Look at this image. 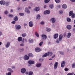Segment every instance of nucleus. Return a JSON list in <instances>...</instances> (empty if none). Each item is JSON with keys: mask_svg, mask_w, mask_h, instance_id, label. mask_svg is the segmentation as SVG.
<instances>
[{"mask_svg": "<svg viewBox=\"0 0 75 75\" xmlns=\"http://www.w3.org/2000/svg\"><path fill=\"white\" fill-rule=\"evenodd\" d=\"M63 37V35H60L59 36V39H58L56 41L57 43H59L60 41H62V38Z\"/></svg>", "mask_w": 75, "mask_h": 75, "instance_id": "obj_1", "label": "nucleus"}, {"mask_svg": "<svg viewBox=\"0 0 75 75\" xmlns=\"http://www.w3.org/2000/svg\"><path fill=\"white\" fill-rule=\"evenodd\" d=\"M35 50L36 52H40L41 51V50L40 48L36 47L35 49Z\"/></svg>", "mask_w": 75, "mask_h": 75, "instance_id": "obj_2", "label": "nucleus"}, {"mask_svg": "<svg viewBox=\"0 0 75 75\" xmlns=\"http://www.w3.org/2000/svg\"><path fill=\"white\" fill-rule=\"evenodd\" d=\"M58 62H56L54 65V69H56L58 68Z\"/></svg>", "mask_w": 75, "mask_h": 75, "instance_id": "obj_3", "label": "nucleus"}, {"mask_svg": "<svg viewBox=\"0 0 75 75\" xmlns=\"http://www.w3.org/2000/svg\"><path fill=\"white\" fill-rule=\"evenodd\" d=\"M65 63H66V62L65 61H63L62 62L61 64V67H62V68H64V67H65Z\"/></svg>", "mask_w": 75, "mask_h": 75, "instance_id": "obj_4", "label": "nucleus"}, {"mask_svg": "<svg viewBox=\"0 0 75 75\" xmlns=\"http://www.w3.org/2000/svg\"><path fill=\"white\" fill-rule=\"evenodd\" d=\"M15 28L16 30H20L21 29V26L18 25H15Z\"/></svg>", "mask_w": 75, "mask_h": 75, "instance_id": "obj_5", "label": "nucleus"}, {"mask_svg": "<svg viewBox=\"0 0 75 75\" xmlns=\"http://www.w3.org/2000/svg\"><path fill=\"white\" fill-rule=\"evenodd\" d=\"M50 13V11H48V10H46L44 12V14H49Z\"/></svg>", "mask_w": 75, "mask_h": 75, "instance_id": "obj_6", "label": "nucleus"}, {"mask_svg": "<svg viewBox=\"0 0 75 75\" xmlns=\"http://www.w3.org/2000/svg\"><path fill=\"white\" fill-rule=\"evenodd\" d=\"M29 27H33L34 25V24H33V22L32 21H30L29 23Z\"/></svg>", "mask_w": 75, "mask_h": 75, "instance_id": "obj_7", "label": "nucleus"}, {"mask_svg": "<svg viewBox=\"0 0 75 75\" xmlns=\"http://www.w3.org/2000/svg\"><path fill=\"white\" fill-rule=\"evenodd\" d=\"M25 11L26 13H28V14H29V13H30V11H29V10H28V8H25Z\"/></svg>", "mask_w": 75, "mask_h": 75, "instance_id": "obj_8", "label": "nucleus"}, {"mask_svg": "<svg viewBox=\"0 0 75 75\" xmlns=\"http://www.w3.org/2000/svg\"><path fill=\"white\" fill-rule=\"evenodd\" d=\"M41 36L43 40H45L47 38V36L45 35H42Z\"/></svg>", "mask_w": 75, "mask_h": 75, "instance_id": "obj_9", "label": "nucleus"}, {"mask_svg": "<svg viewBox=\"0 0 75 75\" xmlns=\"http://www.w3.org/2000/svg\"><path fill=\"white\" fill-rule=\"evenodd\" d=\"M28 63L30 65H32V64H34V62L33 61L30 60L28 61Z\"/></svg>", "mask_w": 75, "mask_h": 75, "instance_id": "obj_10", "label": "nucleus"}, {"mask_svg": "<svg viewBox=\"0 0 75 75\" xmlns=\"http://www.w3.org/2000/svg\"><path fill=\"white\" fill-rule=\"evenodd\" d=\"M26 71V69L25 68H23V69H22L21 70V71L23 74H24L25 73V71Z\"/></svg>", "mask_w": 75, "mask_h": 75, "instance_id": "obj_11", "label": "nucleus"}, {"mask_svg": "<svg viewBox=\"0 0 75 75\" xmlns=\"http://www.w3.org/2000/svg\"><path fill=\"white\" fill-rule=\"evenodd\" d=\"M6 44H7L5 45L6 48H8L9 46L10 45V43L9 42H7Z\"/></svg>", "mask_w": 75, "mask_h": 75, "instance_id": "obj_12", "label": "nucleus"}, {"mask_svg": "<svg viewBox=\"0 0 75 75\" xmlns=\"http://www.w3.org/2000/svg\"><path fill=\"white\" fill-rule=\"evenodd\" d=\"M40 10V7H36L35 8V10L36 11H38Z\"/></svg>", "mask_w": 75, "mask_h": 75, "instance_id": "obj_13", "label": "nucleus"}, {"mask_svg": "<svg viewBox=\"0 0 75 75\" xmlns=\"http://www.w3.org/2000/svg\"><path fill=\"white\" fill-rule=\"evenodd\" d=\"M22 40L23 38L21 37H19L18 38V41H19V42H21V41H22Z\"/></svg>", "mask_w": 75, "mask_h": 75, "instance_id": "obj_14", "label": "nucleus"}, {"mask_svg": "<svg viewBox=\"0 0 75 75\" xmlns=\"http://www.w3.org/2000/svg\"><path fill=\"white\" fill-rule=\"evenodd\" d=\"M0 4L1 5H3V4L4 5L6 4V2L4 1H0Z\"/></svg>", "mask_w": 75, "mask_h": 75, "instance_id": "obj_15", "label": "nucleus"}, {"mask_svg": "<svg viewBox=\"0 0 75 75\" xmlns=\"http://www.w3.org/2000/svg\"><path fill=\"white\" fill-rule=\"evenodd\" d=\"M24 59L25 60H28L29 59V57L27 55H25L24 58Z\"/></svg>", "mask_w": 75, "mask_h": 75, "instance_id": "obj_16", "label": "nucleus"}, {"mask_svg": "<svg viewBox=\"0 0 75 75\" xmlns=\"http://www.w3.org/2000/svg\"><path fill=\"white\" fill-rule=\"evenodd\" d=\"M47 55L48 56H51L52 55V52H47Z\"/></svg>", "mask_w": 75, "mask_h": 75, "instance_id": "obj_17", "label": "nucleus"}, {"mask_svg": "<svg viewBox=\"0 0 75 75\" xmlns=\"http://www.w3.org/2000/svg\"><path fill=\"white\" fill-rule=\"evenodd\" d=\"M71 36V33H69L67 34V38H70V37Z\"/></svg>", "mask_w": 75, "mask_h": 75, "instance_id": "obj_18", "label": "nucleus"}, {"mask_svg": "<svg viewBox=\"0 0 75 75\" xmlns=\"http://www.w3.org/2000/svg\"><path fill=\"white\" fill-rule=\"evenodd\" d=\"M67 7V6L65 4H64L62 5V8H65L66 9Z\"/></svg>", "mask_w": 75, "mask_h": 75, "instance_id": "obj_19", "label": "nucleus"}, {"mask_svg": "<svg viewBox=\"0 0 75 75\" xmlns=\"http://www.w3.org/2000/svg\"><path fill=\"white\" fill-rule=\"evenodd\" d=\"M67 28L68 30H71V26L69 25H68L67 26Z\"/></svg>", "mask_w": 75, "mask_h": 75, "instance_id": "obj_20", "label": "nucleus"}, {"mask_svg": "<svg viewBox=\"0 0 75 75\" xmlns=\"http://www.w3.org/2000/svg\"><path fill=\"white\" fill-rule=\"evenodd\" d=\"M58 37V34H55L54 35V39H57Z\"/></svg>", "mask_w": 75, "mask_h": 75, "instance_id": "obj_21", "label": "nucleus"}, {"mask_svg": "<svg viewBox=\"0 0 75 75\" xmlns=\"http://www.w3.org/2000/svg\"><path fill=\"white\" fill-rule=\"evenodd\" d=\"M50 20L52 21V23H54L55 22V19L54 18H52Z\"/></svg>", "mask_w": 75, "mask_h": 75, "instance_id": "obj_22", "label": "nucleus"}, {"mask_svg": "<svg viewBox=\"0 0 75 75\" xmlns=\"http://www.w3.org/2000/svg\"><path fill=\"white\" fill-rule=\"evenodd\" d=\"M73 14V11H70L69 13V16H71Z\"/></svg>", "mask_w": 75, "mask_h": 75, "instance_id": "obj_23", "label": "nucleus"}, {"mask_svg": "<svg viewBox=\"0 0 75 75\" xmlns=\"http://www.w3.org/2000/svg\"><path fill=\"white\" fill-rule=\"evenodd\" d=\"M49 7L51 9H52L54 7V5L53 4H50V5Z\"/></svg>", "mask_w": 75, "mask_h": 75, "instance_id": "obj_24", "label": "nucleus"}, {"mask_svg": "<svg viewBox=\"0 0 75 75\" xmlns=\"http://www.w3.org/2000/svg\"><path fill=\"white\" fill-rule=\"evenodd\" d=\"M48 56V54L47 53H45L44 55H43L42 56V57L43 58H45V57H46Z\"/></svg>", "mask_w": 75, "mask_h": 75, "instance_id": "obj_25", "label": "nucleus"}, {"mask_svg": "<svg viewBox=\"0 0 75 75\" xmlns=\"http://www.w3.org/2000/svg\"><path fill=\"white\" fill-rule=\"evenodd\" d=\"M41 66V63L38 64L36 65V67L37 68H39Z\"/></svg>", "mask_w": 75, "mask_h": 75, "instance_id": "obj_26", "label": "nucleus"}, {"mask_svg": "<svg viewBox=\"0 0 75 75\" xmlns=\"http://www.w3.org/2000/svg\"><path fill=\"white\" fill-rule=\"evenodd\" d=\"M18 20V16H16L14 18V20L15 21H17Z\"/></svg>", "mask_w": 75, "mask_h": 75, "instance_id": "obj_27", "label": "nucleus"}, {"mask_svg": "<svg viewBox=\"0 0 75 75\" xmlns=\"http://www.w3.org/2000/svg\"><path fill=\"white\" fill-rule=\"evenodd\" d=\"M46 29V31H47V32H50V31H51V30L50 28H47Z\"/></svg>", "mask_w": 75, "mask_h": 75, "instance_id": "obj_28", "label": "nucleus"}, {"mask_svg": "<svg viewBox=\"0 0 75 75\" xmlns=\"http://www.w3.org/2000/svg\"><path fill=\"white\" fill-rule=\"evenodd\" d=\"M28 42L30 43H33V42H34V41L33 40V39H31V40L30 39H29L28 40Z\"/></svg>", "mask_w": 75, "mask_h": 75, "instance_id": "obj_29", "label": "nucleus"}, {"mask_svg": "<svg viewBox=\"0 0 75 75\" xmlns=\"http://www.w3.org/2000/svg\"><path fill=\"white\" fill-rule=\"evenodd\" d=\"M67 21L68 22H71V19L69 18H67Z\"/></svg>", "mask_w": 75, "mask_h": 75, "instance_id": "obj_30", "label": "nucleus"}, {"mask_svg": "<svg viewBox=\"0 0 75 75\" xmlns=\"http://www.w3.org/2000/svg\"><path fill=\"white\" fill-rule=\"evenodd\" d=\"M28 55L30 57H33V55L32 53H29Z\"/></svg>", "mask_w": 75, "mask_h": 75, "instance_id": "obj_31", "label": "nucleus"}, {"mask_svg": "<svg viewBox=\"0 0 75 75\" xmlns=\"http://www.w3.org/2000/svg\"><path fill=\"white\" fill-rule=\"evenodd\" d=\"M7 70L8 71H10V72H13V71L12 70V69H10V68H8Z\"/></svg>", "mask_w": 75, "mask_h": 75, "instance_id": "obj_32", "label": "nucleus"}, {"mask_svg": "<svg viewBox=\"0 0 75 75\" xmlns=\"http://www.w3.org/2000/svg\"><path fill=\"white\" fill-rule=\"evenodd\" d=\"M22 36L23 37H26L27 36V34L25 33H24L22 35Z\"/></svg>", "mask_w": 75, "mask_h": 75, "instance_id": "obj_33", "label": "nucleus"}, {"mask_svg": "<svg viewBox=\"0 0 75 75\" xmlns=\"http://www.w3.org/2000/svg\"><path fill=\"white\" fill-rule=\"evenodd\" d=\"M75 17V14L74 13H73L71 15V18H74Z\"/></svg>", "mask_w": 75, "mask_h": 75, "instance_id": "obj_34", "label": "nucleus"}, {"mask_svg": "<svg viewBox=\"0 0 75 75\" xmlns=\"http://www.w3.org/2000/svg\"><path fill=\"white\" fill-rule=\"evenodd\" d=\"M72 68H75V63H74L72 65Z\"/></svg>", "mask_w": 75, "mask_h": 75, "instance_id": "obj_35", "label": "nucleus"}, {"mask_svg": "<svg viewBox=\"0 0 75 75\" xmlns=\"http://www.w3.org/2000/svg\"><path fill=\"white\" fill-rule=\"evenodd\" d=\"M50 0H45V3H48L50 2Z\"/></svg>", "mask_w": 75, "mask_h": 75, "instance_id": "obj_36", "label": "nucleus"}, {"mask_svg": "<svg viewBox=\"0 0 75 75\" xmlns=\"http://www.w3.org/2000/svg\"><path fill=\"white\" fill-rule=\"evenodd\" d=\"M35 35L37 37H39V35L38 34V33H37V32H35Z\"/></svg>", "mask_w": 75, "mask_h": 75, "instance_id": "obj_37", "label": "nucleus"}, {"mask_svg": "<svg viewBox=\"0 0 75 75\" xmlns=\"http://www.w3.org/2000/svg\"><path fill=\"white\" fill-rule=\"evenodd\" d=\"M33 72L32 71H30L29 73V75H33Z\"/></svg>", "mask_w": 75, "mask_h": 75, "instance_id": "obj_38", "label": "nucleus"}, {"mask_svg": "<svg viewBox=\"0 0 75 75\" xmlns=\"http://www.w3.org/2000/svg\"><path fill=\"white\" fill-rule=\"evenodd\" d=\"M74 74V72H72L71 73H69L67 74V75H73Z\"/></svg>", "mask_w": 75, "mask_h": 75, "instance_id": "obj_39", "label": "nucleus"}, {"mask_svg": "<svg viewBox=\"0 0 75 75\" xmlns=\"http://www.w3.org/2000/svg\"><path fill=\"white\" fill-rule=\"evenodd\" d=\"M44 43L43 42H40V43H39V45L40 46H41L42 45V44Z\"/></svg>", "mask_w": 75, "mask_h": 75, "instance_id": "obj_40", "label": "nucleus"}, {"mask_svg": "<svg viewBox=\"0 0 75 75\" xmlns=\"http://www.w3.org/2000/svg\"><path fill=\"white\" fill-rule=\"evenodd\" d=\"M56 3H59L60 1V0H55Z\"/></svg>", "mask_w": 75, "mask_h": 75, "instance_id": "obj_41", "label": "nucleus"}, {"mask_svg": "<svg viewBox=\"0 0 75 75\" xmlns=\"http://www.w3.org/2000/svg\"><path fill=\"white\" fill-rule=\"evenodd\" d=\"M19 15L21 16H23L24 15V13H19Z\"/></svg>", "mask_w": 75, "mask_h": 75, "instance_id": "obj_42", "label": "nucleus"}, {"mask_svg": "<svg viewBox=\"0 0 75 75\" xmlns=\"http://www.w3.org/2000/svg\"><path fill=\"white\" fill-rule=\"evenodd\" d=\"M37 19H40V15H38L37 16Z\"/></svg>", "mask_w": 75, "mask_h": 75, "instance_id": "obj_43", "label": "nucleus"}, {"mask_svg": "<svg viewBox=\"0 0 75 75\" xmlns=\"http://www.w3.org/2000/svg\"><path fill=\"white\" fill-rule=\"evenodd\" d=\"M10 3V2H6V6H8L9 5V4Z\"/></svg>", "mask_w": 75, "mask_h": 75, "instance_id": "obj_44", "label": "nucleus"}, {"mask_svg": "<svg viewBox=\"0 0 75 75\" xmlns=\"http://www.w3.org/2000/svg\"><path fill=\"white\" fill-rule=\"evenodd\" d=\"M59 52L60 54H61L62 55H64V52L62 51H59Z\"/></svg>", "mask_w": 75, "mask_h": 75, "instance_id": "obj_45", "label": "nucleus"}, {"mask_svg": "<svg viewBox=\"0 0 75 75\" xmlns=\"http://www.w3.org/2000/svg\"><path fill=\"white\" fill-rule=\"evenodd\" d=\"M64 71H69V69L66 68L64 69Z\"/></svg>", "mask_w": 75, "mask_h": 75, "instance_id": "obj_46", "label": "nucleus"}, {"mask_svg": "<svg viewBox=\"0 0 75 75\" xmlns=\"http://www.w3.org/2000/svg\"><path fill=\"white\" fill-rule=\"evenodd\" d=\"M8 17L11 18V17H13V15L11 14H9L8 15Z\"/></svg>", "mask_w": 75, "mask_h": 75, "instance_id": "obj_47", "label": "nucleus"}, {"mask_svg": "<svg viewBox=\"0 0 75 75\" xmlns=\"http://www.w3.org/2000/svg\"><path fill=\"white\" fill-rule=\"evenodd\" d=\"M6 75H11V73L10 72H8V73H6Z\"/></svg>", "mask_w": 75, "mask_h": 75, "instance_id": "obj_48", "label": "nucleus"}, {"mask_svg": "<svg viewBox=\"0 0 75 75\" xmlns=\"http://www.w3.org/2000/svg\"><path fill=\"white\" fill-rule=\"evenodd\" d=\"M59 13L60 14H62L63 13V11H59Z\"/></svg>", "mask_w": 75, "mask_h": 75, "instance_id": "obj_49", "label": "nucleus"}, {"mask_svg": "<svg viewBox=\"0 0 75 75\" xmlns=\"http://www.w3.org/2000/svg\"><path fill=\"white\" fill-rule=\"evenodd\" d=\"M19 51H20V52L23 51H24V49L22 48V49H20L19 50Z\"/></svg>", "mask_w": 75, "mask_h": 75, "instance_id": "obj_50", "label": "nucleus"}, {"mask_svg": "<svg viewBox=\"0 0 75 75\" xmlns=\"http://www.w3.org/2000/svg\"><path fill=\"white\" fill-rule=\"evenodd\" d=\"M20 45L21 47H24V45L23 43H21L20 44Z\"/></svg>", "mask_w": 75, "mask_h": 75, "instance_id": "obj_51", "label": "nucleus"}, {"mask_svg": "<svg viewBox=\"0 0 75 75\" xmlns=\"http://www.w3.org/2000/svg\"><path fill=\"white\" fill-rule=\"evenodd\" d=\"M40 24H42V25H43V24H44V22H41L40 23Z\"/></svg>", "mask_w": 75, "mask_h": 75, "instance_id": "obj_52", "label": "nucleus"}, {"mask_svg": "<svg viewBox=\"0 0 75 75\" xmlns=\"http://www.w3.org/2000/svg\"><path fill=\"white\" fill-rule=\"evenodd\" d=\"M4 13L5 14H7V13H8V12L7 11H5Z\"/></svg>", "mask_w": 75, "mask_h": 75, "instance_id": "obj_53", "label": "nucleus"}, {"mask_svg": "<svg viewBox=\"0 0 75 75\" xmlns=\"http://www.w3.org/2000/svg\"><path fill=\"white\" fill-rule=\"evenodd\" d=\"M66 35H67V33H64V34L63 35L64 37H65V36H66Z\"/></svg>", "mask_w": 75, "mask_h": 75, "instance_id": "obj_54", "label": "nucleus"}, {"mask_svg": "<svg viewBox=\"0 0 75 75\" xmlns=\"http://www.w3.org/2000/svg\"><path fill=\"white\" fill-rule=\"evenodd\" d=\"M11 23H12V24H15V23H16V21H13Z\"/></svg>", "mask_w": 75, "mask_h": 75, "instance_id": "obj_55", "label": "nucleus"}, {"mask_svg": "<svg viewBox=\"0 0 75 75\" xmlns=\"http://www.w3.org/2000/svg\"><path fill=\"white\" fill-rule=\"evenodd\" d=\"M70 1L71 2H75V0H70Z\"/></svg>", "mask_w": 75, "mask_h": 75, "instance_id": "obj_56", "label": "nucleus"}, {"mask_svg": "<svg viewBox=\"0 0 75 75\" xmlns=\"http://www.w3.org/2000/svg\"><path fill=\"white\" fill-rule=\"evenodd\" d=\"M21 9V8L20 7H19L18 8V10H20Z\"/></svg>", "mask_w": 75, "mask_h": 75, "instance_id": "obj_57", "label": "nucleus"}, {"mask_svg": "<svg viewBox=\"0 0 75 75\" xmlns=\"http://www.w3.org/2000/svg\"><path fill=\"white\" fill-rule=\"evenodd\" d=\"M2 35V32L0 31V36H1Z\"/></svg>", "mask_w": 75, "mask_h": 75, "instance_id": "obj_58", "label": "nucleus"}, {"mask_svg": "<svg viewBox=\"0 0 75 75\" xmlns=\"http://www.w3.org/2000/svg\"><path fill=\"white\" fill-rule=\"evenodd\" d=\"M25 42H27V39H25Z\"/></svg>", "mask_w": 75, "mask_h": 75, "instance_id": "obj_59", "label": "nucleus"}, {"mask_svg": "<svg viewBox=\"0 0 75 75\" xmlns=\"http://www.w3.org/2000/svg\"><path fill=\"white\" fill-rule=\"evenodd\" d=\"M55 57V55H54L52 57V58H54V57Z\"/></svg>", "mask_w": 75, "mask_h": 75, "instance_id": "obj_60", "label": "nucleus"}, {"mask_svg": "<svg viewBox=\"0 0 75 75\" xmlns=\"http://www.w3.org/2000/svg\"><path fill=\"white\" fill-rule=\"evenodd\" d=\"M50 65H51V66H52V63L51 62L50 63Z\"/></svg>", "mask_w": 75, "mask_h": 75, "instance_id": "obj_61", "label": "nucleus"}, {"mask_svg": "<svg viewBox=\"0 0 75 75\" xmlns=\"http://www.w3.org/2000/svg\"><path fill=\"white\" fill-rule=\"evenodd\" d=\"M12 68L13 69V68H15V67L14 66H12Z\"/></svg>", "mask_w": 75, "mask_h": 75, "instance_id": "obj_62", "label": "nucleus"}, {"mask_svg": "<svg viewBox=\"0 0 75 75\" xmlns=\"http://www.w3.org/2000/svg\"><path fill=\"white\" fill-rule=\"evenodd\" d=\"M25 74L26 75H28V72H26L25 73Z\"/></svg>", "mask_w": 75, "mask_h": 75, "instance_id": "obj_63", "label": "nucleus"}, {"mask_svg": "<svg viewBox=\"0 0 75 75\" xmlns=\"http://www.w3.org/2000/svg\"><path fill=\"white\" fill-rule=\"evenodd\" d=\"M44 8H46V5H45L44 6Z\"/></svg>", "mask_w": 75, "mask_h": 75, "instance_id": "obj_64", "label": "nucleus"}]
</instances>
